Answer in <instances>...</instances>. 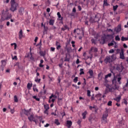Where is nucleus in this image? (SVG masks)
Listing matches in <instances>:
<instances>
[{
  "label": "nucleus",
  "mask_w": 128,
  "mask_h": 128,
  "mask_svg": "<svg viewBox=\"0 0 128 128\" xmlns=\"http://www.w3.org/2000/svg\"><path fill=\"white\" fill-rule=\"evenodd\" d=\"M114 68H115V70H118L119 72H122L124 70V66H122V65L118 64L114 67Z\"/></svg>",
  "instance_id": "4"
},
{
  "label": "nucleus",
  "mask_w": 128,
  "mask_h": 128,
  "mask_svg": "<svg viewBox=\"0 0 128 128\" xmlns=\"http://www.w3.org/2000/svg\"><path fill=\"white\" fill-rule=\"evenodd\" d=\"M123 46H124V48H128V45L126 44H124Z\"/></svg>",
  "instance_id": "57"
},
{
  "label": "nucleus",
  "mask_w": 128,
  "mask_h": 128,
  "mask_svg": "<svg viewBox=\"0 0 128 128\" xmlns=\"http://www.w3.org/2000/svg\"><path fill=\"white\" fill-rule=\"evenodd\" d=\"M106 37H102L101 38L100 44H104L106 42Z\"/></svg>",
  "instance_id": "24"
},
{
  "label": "nucleus",
  "mask_w": 128,
  "mask_h": 128,
  "mask_svg": "<svg viewBox=\"0 0 128 128\" xmlns=\"http://www.w3.org/2000/svg\"><path fill=\"white\" fill-rule=\"evenodd\" d=\"M61 114H62V118H64V116H66V112H63L61 113Z\"/></svg>",
  "instance_id": "59"
},
{
  "label": "nucleus",
  "mask_w": 128,
  "mask_h": 128,
  "mask_svg": "<svg viewBox=\"0 0 128 128\" xmlns=\"http://www.w3.org/2000/svg\"><path fill=\"white\" fill-rule=\"evenodd\" d=\"M110 4L108 3V0H104L103 6H108Z\"/></svg>",
  "instance_id": "20"
},
{
  "label": "nucleus",
  "mask_w": 128,
  "mask_h": 128,
  "mask_svg": "<svg viewBox=\"0 0 128 128\" xmlns=\"http://www.w3.org/2000/svg\"><path fill=\"white\" fill-rule=\"evenodd\" d=\"M88 114V112L85 110L84 112L82 113V116L83 120H86V115Z\"/></svg>",
  "instance_id": "16"
},
{
  "label": "nucleus",
  "mask_w": 128,
  "mask_h": 128,
  "mask_svg": "<svg viewBox=\"0 0 128 128\" xmlns=\"http://www.w3.org/2000/svg\"><path fill=\"white\" fill-rule=\"evenodd\" d=\"M36 118H38V120H39L40 122H42V116H36Z\"/></svg>",
  "instance_id": "37"
},
{
  "label": "nucleus",
  "mask_w": 128,
  "mask_h": 128,
  "mask_svg": "<svg viewBox=\"0 0 128 128\" xmlns=\"http://www.w3.org/2000/svg\"><path fill=\"white\" fill-rule=\"evenodd\" d=\"M87 96H90V90H87Z\"/></svg>",
  "instance_id": "48"
},
{
  "label": "nucleus",
  "mask_w": 128,
  "mask_h": 128,
  "mask_svg": "<svg viewBox=\"0 0 128 128\" xmlns=\"http://www.w3.org/2000/svg\"><path fill=\"white\" fill-rule=\"evenodd\" d=\"M10 4V10L13 12H16L18 7V4L16 2V0H11Z\"/></svg>",
  "instance_id": "2"
},
{
  "label": "nucleus",
  "mask_w": 128,
  "mask_h": 128,
  "mask_svg": "<svg viewBox=\"0 0 128 128\" xmlns=\"http://www.w3.org/2000/svg\"><path fill=\"white\" fill-rule=\"evenodd\" d=\"M110 58L112 62H114V60H116V56H114V54H112L111 56H110Z\"/></svg>",
  "instance_id": "25"
},
{
  "label": "nucleus",
  "mask_w": 128,
  "mask_h": 128,
  "mask_svg": "<svg viewBox=\"0 0 128 128\" xmlns=\"http://www.w3.org/2000/svg\"><path fill=\"white\" fill-rule=\"evenodd\" d=\"M55 96L54 95H53L52 94L49 97V100H48V102L49 104H50V102H52V98H54Z\"/></svg>",
  "instance_id": "33"
},
{
  "label": "nucleus",
  "mask_w": 128,
  "mask_h": 128,
  "mask_svg": "<svg viewBox=\"0 0 128 128\" xmlns=\"http://www.w3.org/2000/svg\"><path fill=\"white\" fill-rule=\"evenodd\" d=\"M72 86H74V88H76V90H78V88H80V86H78L74 85V84H72Z\"/></svg>",
  "instance_id": "50"
},
{
  "label": "nucleus",
  "mask_w": 128,
  "mask_h": 128,
  "mask_svg": "<svg viewBox=\"0 0 128 128\" xmlns=\"http://www.w3.org/2000/svg\"><path fill=\"white\" fill-rule=\"evenodd\" d=\"M79 63H80V59L77 58L76 61V64H78Z\"/></svg>",
  "instance_id": "63"
},
{
  "label": "nucleus",
  "mask_w": 128,
  "mask_h": 128,
  "mask_svg": "<svg viewBox=\"0 0 128 128\" xmlns=\"http://www.w3.org/2000/svg\"><path fill=\"white\" fill-rule=\"evenodd\" d=\"M112 76V73H109L108 74L105 76L104 78H105V82H108V80H106V78H110Z\"/></svg>",
  "instance_id": "23"
},
{
  "label": "nucleus",
  "mask_w": 128,
  "mask_h": 128,
  "mask_svg": "<svg viewBox=\"0 0 128 128\" xmlns=\"http://www.w3.org/2000/svg\"><path fill=\"white\" fill-rule=\"evenodd\" d=\"M104 62L106 64H110L111 62H112V60L110 59V56H106V58L104 60Z\"/></svg>",
  "instance_id": "6"
},
{
  "label": "nucleus",
  "mask_w": 128,
  "mask_h": 128,
  "mask_svg": "<svg viewBox=\"0 0 128 128\" xmlns=\"http://www.w3.org/2000/svg\"><path fill=\"white\" fill-rule=\"evenodd\" d=\"M94 116H90L88 118V120L90 122H92V120H94Z\"/></svg>",
  "instance_id": "29"
},
{
  "label": "nucleus",
  "mask_w": 128,
  "mask_h": 128,
  "mask_svg": "<svg viewBox=\"0 0 128 128\" xmlns=\"http://www.w3.org/2000/svg\"><path fill=\"white\" fill-rule=\"evenodd\" d=\"M72 126V120H68L66 121V126L68 128H70Z\"/></svg>",
  "instance_id": "13"
},
{
  "label": "nucleus",
  "mask_w": 128,
  "mask_h": 128,
  "mask_svg": "<svg viewBox=\"0 0 128 128\" xmlns=\"http://www.w3.org/2000/svg\"><path fill=\"white\" fill-rule=\"evenodd\" d=\"M55 50H56V48H54V47H51L50 50V52H54Z\"/></svg>",
  "instance_id": "51"
},
{
  "label": "nucleus",
  "mask_w": 128,
  "mask_h": 128,
  "mask_svg": "<svg viewBox=\"0 0 128 128\" xmlns=\"http://www.w3.org/2000/svg\"><path fill=\"white\" fill-rule=\"evenodd\" d=\"M108 111H106L102 115L101 122L102 124H108Z\"/></svg>",
  "instance_id": "3"
},
{
  "label": "nucleus",
  "mask_w": 128,
  "mask_h": 128,
  "mask_svg": "<svg viewBox=\"0 0 128 128\" xmlns=\"http://www.w3.org/2000/svg\"><path fill=\"white\" fill-rule=\"evenodd\" d=\"M48 30V27H46V26H44V30L45 32H47Z\"/></svg>",
  "instance_id": "60"
},
{
  "label": "nucleus",
  "mask_w": 128,
  "mask_h": 128,
  "mask_svg": "<svg viewBox=\"0 0 128 128\" xmlns=\"http://www.w3.org/2000/svg\"><path fill=\"white\" fill-rule=\"evenodd\" d=\"M24 114H26V116H28L30 114V110H26V109L24 110Z\"/></svg>",
  "instance_id": "28"
},
{
  "label": "nucleus",
  "mask_w": 128,
  "mask_h": 128,
  "mask_svg": "<svg viewBox=\"0 0 128 128\" xmlns=\"http://www.w3.org/2000/svg\"><path fill=\"white\" fill-rule=\"evenodd\" d=\"M18 36H19V40H22V38H24V32H22V30L20 29L19 32H18Z\"/></svg>",
  "instance_id": "10"
},
{
  "label": "nucleus",
  "mask_w": 128,
  "mask_h": 128,
  "mask_svg": "<svg viewBox=\"0 0 128 128\" xmlns=\"http://www.w3.org/2000/svg\"><path fill=\"white\" fill-rule=\"evenodd\" d=\"M118 5L114 6H113V10L114 12H116V10H118Z\"/></svg>",
  "instance_id": "42"
},
{
  "label": "nucleus",
  "mask_w": 128,
  "mask_h": 128,
  "mask_svg": "<svg viewBox=\"0 0 128 128\" xmlns=\"http://www.w3.org/2000/svg\"><path fill=\"white\" fill-rule=\"evenodd\" d=\"M40 55L41 56H43L44 58V56H46V52H40Z\"/></svg>",
  "instance_id": "35"
},
{
  "label": "nucleus",
  "mask_w": 128,
  "mask_h": 128,
  "mask_svg": "<svg viewBox=\"0 0 128 128\" xmlns=\"http://www.w3.org/2000/svg\"><path fill=\"white\" fill-rule=\"evenodd\" d=\"M118 88H120V87L118 86H116V84H115L114 90H118Z\"/></svg>",
  "instance_id": "54"
},
{
  "label": "nucleus",
  "mask_w": 128,
  "mask_h": 128,
  "mask_svg": "<svg viewBox=\"0 0 128 128\" xmlns=\"http://www.w3.org/2000/svg\"><path fill=\"white\" fill-rule=\"evenodd\" d=\"M111 72H112V74H114V78L112 80V84H116V79L118 78V76H120V75H117V76H115L114 73L112 71H111Z\"/></svg>",
  "instance_id": "9"
},
{
  "label": "nucleus",
  "mask_w": 128,
  "mask_h": 128,
  "mask_svg": "<svg viewBox=\"0 0 128 128\" xmlns=\"http://www.w3.org/2000/svg\"><path fill=\"white\" fill-rule=\"evenodd\" d=\"M33 98H34V100H37V102H40V98H38L36 96H33Z\"/></svg>",
  "instance_id": "41"
},
{
  "label": "nucleus",
  "mask_w": 128,
  "mask_h": 128,
  "mask_svg": "<svg viewBox=\"0 0 128 128\" xmlns=\"http://www.w3.org/2000/svg\"><path fill=\"white\" fill-rule=\"evenodd\" d=\"M108 106H112V100L108 101Z\"/></svg>",
  "instance_id": "45"
},
{
  "label": "nucleus",
  "mask_w": 128,
  "mask_h": 128,
  "mask_svg": "<svg viewBox=\"0 0 128 128\" xmlns=\"http://www.w3.org/2000/svg\"><path fill=\"white\" fill-rule=\"evenodd\" d=\"M114 44H116V42H114V40H112L111 42L108 44V46H112Z\"/></svg>",
  "instance_id": "21"
},
{
  "label": "nucleus",
  "mask_w": 128,
  "mask_h": 128,
  "mask_svg": "<svg viewBox=\"0 0 128 128\" xmlns=\"http://www.w3.org/2000/svg\"><path fill=\"white\" fill-rule=\"evenodd\" d=\"M122 80V77L119 76L117 78V82H118L119 84H122V82L120 80Z\"/></svg>",
  "instance_id": "32"
},
{
  "label": "nucleus",
  "mask_w": 128,
  "mask_h": 128,
  "mask_svg": "<svg viewBox=\"0 0 128 128\" xmlns=\"http://www.w3.org/2000/svg\"><path fill=\"white\" fill-rule=\"evenodd\" d=\"M88 74H90V76L88 77V78H94V71L92 69H90L88 71Z\"/></svg>",
  "instance_id": "11"
},
{
  "label": "nucleus",
  "mask_w": 128,
  "mask_h": 128,
  "mask_svg": "<svg viewBox=\"0 0 128 128\" xmlns=\"http://www.w3.org/2000/svg\"><path fill=\"white\" fill-rule=\"evenodd\" d=\"M44 108L45 110H50V106L48 104L44 105Z\"/></svg>",
  "instance_id": "44"
},
{
  "label": "nucleus",
  "mask_w": 128,
  "mask_h": 128,
  "mask_svg": "<svg viewBox=\"0 0 128 128\" xmlns=\"http://www.w3.org/2000/svg\"><path fill=\"white\" fill-rule=\"evenodd\" d=\"M120 58L124 60V50L121 48V52H120Z\"/></svg>",
  "instance_id": "5"
},
{
  "label": "nucleus",
  "mask_w": 128,
  "mask_h": 128,
  "mask_svg": "<svg viewBox=\"0 0 128 128\" xmlns=\"http://www.w3.org/2000/svg\"><path fill=\"white\" fill-rule=\"evenodd\" d=\"M124 104H128V102L126 101V100H124Z\"/></svg>",
  "instance_id": "58"
},
{
  "label": "nucleus",
  "mask_w": 128,
  "mask_h": 128,
  "mask_svg": "<svg viewBox=\"0 0 128 128\" xmlns=\"http://www.w3.org/2000/svg\"><path fill=\"white\" fill-rule=\"evenodd\" d=\"M12 14L8 12V8H6V10H4L2 12L0 22H4V20H8L12 18Z\"/></svg>",
  "instance_id": "1"
},
{
  "label": "nucleus",
  "mask_w": 128,
  "mask_h": 128,
  "mask_svg": "<svg viewBox=\"0 0 128 128\" xmlns=\"http://www.w3.org/2000/svg\"><path fill=\"white\" fill-rule=\"evenodd\" d=\"M24 12V7H21L18 10V13L20 16H22Z\"/></svg>",
  "instance_id": "12"
},
{
  "label": "nucleus",
  "mask_w": 128,
  "mask_h": 128,
  "mask_svg": "<svg viewBox=\"0 0 128 128\" xmlns=\"http://www.w3.org/2000/svg\"><path fill=\"white\" fill-rule=\"evenodd\" d=\"M121 40L122 42H126V40H128V37H124V36H122L121 38Z\"/></svg>",
  "instance_id": "26"
},
{
  "label": "nucleus",
  "mask_w": 128,
  "mask_h": 128,
  "mask_svg": "<svg viewBox=\"0 0 128 128\" xmlns=\"http://www.w3.org/2000/svg\"><path fill=\"white\" fill-rule=\"evenodd\" d=\"M14 102H18V99L16 96H14Z\"/></svg>",
  "instance_id": "46"
},
{
  "label": "nucleus",
  "mask_w": 128,
  "mask_h": 128,
  "mask_svg": "<svg viewBox=\"0 0 128 128\" xmlns=\"http://www.w3.org/2000/svg\"><path fill=\"white\" fill-rule=\"evenodd\" d=\"M58 106H62V98H58Z\"/></svg>",
  "instance_id": "36"
},
{
  "label": "nucleus",
  "mask_w": 128,
  "mask_h": 128,
  "mask_svg": "<svg viewBox=\"0 0 128 128\" xmlns=\"http://www.w3.org/2000/svg\"><path fill=\"white\" fill-rule=\"evenodd\" d=\"M42 46V40H40V42L36 45V46Z\"/></svg>",
  "instance_id": "62"
},
{
  "label": "nucleus",
  "mask_w": 128,
  "mask_h": 128,
  "mask_svg": "<svg viewBox=\"0 0 128 128\" xmlns=\"http://www.w3.org/2000/svg\"><path fill=\"white\" fill-rule=\"evenodd\" d=\"M122 98V96H118V97H116L114 100H116L117 102H120V99Z\"/></svg>",
  "instance_id": "17"
},
{
  "label": "nucleus",
  "mask_w": 128,
  "mask_h": 128,
  "mask_svg": "<svg viewBox=\"0 0 128 128\" xmlns=\"http://www.w3.org/2000/svg\"><path fill=\"white\" fill-rule=\"evenodd\" d=\"M33 90H34V92H38V88H36V85L33 86Z\"/></svg>",
  "instance_id": "31"
},
{
  "label": "nucleus",
  "mask_w": 128,
  "mask_h": 128,
  "mask_svg": "<svg viewBox=\"0 0 128 128\" xmlns=\"http://www.w3.org/2000/svg\"><path fill=\"white\" fill-rule=\"evenodd\" d=\"M60 48H62V46H60V45H58V46H56V50H60Z\"/></svg>",
  "instance_id": "56"
},
{
  "label": "nucleus",
  "mask_w": 128,
  "mask_h": 128,
  "mask_svg": "<svg viewBox=\"0 0 128 128\" xmlns=\"http://www.w3.org/2000/svg\"><path fill=\"white\" fill-rule=\"evenodd\" d=\"M32 83H28L27 84V88L30 90H31L32 88Z\"/></svg>",
  "instance_id": "19"
},
{
  "label": "nucleus",
  "mask_w": 128,
  "mask_h": 128,
  "mask_svg": "<svg viewBox=\"0 0 128 128\" xmlns=\"http://www.w3.org/2000/svg\"><path fill=\"white\" fill-rule=\"evenodd\" d=\"M44 114H48V110H45L44 111Z\"/></svg>",
  "instance_id": "52"
},
{
  "label": "nucleus",
  "mask_w": 128,
  "mask_h": 128,
  "mask_svg": "<svg viewBox=\"0 0 128 128\" xmlns=\"http://www.w3.org/2000/svg\"><path fill=\"white\" fill-rule=\"evenodd\" d=\"M70 58H68V55L66 54L64 62H70Z\"/></svg>",
  "instance_id": "40"
},
{
  "label": "nucleus",
  "mask_w": 128,
  "mask_h": 128,
  "mask_svg": "<svg viewBox=\"0 0 128 128\" xmlns=\"http://www.w3.org/2000/svg\"><path fill=\"white\" fill-rule=\"evenodd\" d=\"M34 114H31L30 116L28 117V120H29L30 122H34L36 124L38 122V120L34 119Z\"/></svg>",
  "instance_id": "7"
},
{
  "label": "nucleus",
  "mask_w": 128,
  "mask_h": 128,
  "mask_svg": "<svg viewBox=\"0 0 128 128\" xmlns=\"http://www.w3.org/2000/svg\"><path fill=\"white\" fill-rule=\"evenodd\" d=\"M108 31L110 32H114V31L110 29V28H109V29H108Z\"/></svg>",
  "instance_id": "61"
},
{
  "label": "nucleus",
  "mask_w": 128,
  "mask_h": 128,
  "mask_svg": "<svg viewBox=\"0 0 128 128\" xmlns=\"http://www.w3.org/2000/svg\"><path fill=\"white\" fill-rule=\"evenodd\" d=\"M63 32H64V30H70V28H68V26L66 25H64V27L61 28Z\"/></svg>",
  "instance_id": "15"
},
{
  "label": "nucleus",
  "mask_w": 128,
  "mask_h": 128,
  "mask_svg": "<svg viewBox=\"0 0 128 128\" xmlns=\"http://www.w3.org/2000/svg\"><path fill=\"white\" fill-rule=\"evenodd\" d=\"M98 34H96L94 36V38L96 39L98 38Z\"/></svg>",
  "instance_id": "64"
},
{
  "label": "nucleus",
  "mask_w": 128,
  "mask_h": 128,
  "mask_svg": "<svg viewBox=\"0 0 128 128\" xmlns=\"http://www.w3.org/2000/svg\"><path fill=\"white\" fill-rule=\"evenodd\" d=\"M54 124H56V126H60V122L58 121V119H56L54 120Z\"/></svg>",
  "instance_id": "34"
},
{
  "label": "nucleus",
  "mask_w": 128,
  "mask_h": 128,
  "mask_svg": "<svg viewBox=\"0 0 128 128\" xmlns=\"http://www.w3.org/2000/svg\"><path fill=\"white\" fill-rule=\"evenodd\" d=\"M91 42H92V44H96V40L92 38L91 40Z\"/></svg>",
  "instance_id": "47"
},
{
  "label": "nucleus",
  "mask_w": 128,
  "mask_h": 128,
  "mask_svg": "<svg viewBox=\"0 0 128 128\" xmlns=\"http://www.w3.org/2000/svg\"><path fill=\"white\" fill-rule=\"evenodd\" d=\"M57 16H58L60 20H64V18L62 17V15L60 14V12H58L57 13Z\"/></svg>",
  "instance_id": "22"
},
{
  "label": "nucleus",
  "mask_w": 128,
  "mask_h": 128,
  "mask_svg": "<svg viewBox=\"0 0 128 128\" xmlns=\"http://www.w3.org/2000/svg\"><path fill=\"white\" fill-rule=\"evenodd\" d=\"M108 52L109 54H114V49H111L109 50Z\"/></svg>",
  "instance_id": "49"
},
{
  "label": "nucleus",
  "mask_w": 128,
  "mask_h": 128,
  "mask_svg": "<svg viewBox=\"0 0 128 128\" xmlns=\"http://www.w3.org/2000/svg\"><path fill=\"white\" fill-rule=\"evenodd\" d=\"M0 62L2 64H1V68H2V72H4V68L6 66V60H2L0 61Z\"/></svg>",
  "instance_id": "8"
},
{
  "label": "nucleus",
  "mask_w": 128,
  "mask_h": 128,
  "mask_svg": "<svg viewBox=\"0 0 128 128\" xmlns=\"http://www.w3.org/2000/svg\"><path fill=\"white\" fill-rule=\"evenodd\" d=\"M78 8L80 12V10H82V7L80 6H78Z\"/></svg>",
  "instance_id": "55"
},
{
  "label": "nucleus",
  "mask_w": 128,
  "mask_h": 128,
  "mask_svg": "<svg viewBox=\"0 0 128 128\" xmlns=\"http://www.w3.org/2000/svg\"><path fill=\"white\" fill-rule=\"evenodd\" d=\"M122 28V27L120 26H118V27L115 28V31L116 32H120V30Z\"/></svg>",
  "instance_id": "18"
},
{
  "label": "nucleus",
  "mask_w": 128,
  "mask_h": 128,
  "mask_svg": "<svg viewBox=\"0 0 128 128\" xmlns=\"http://www.w3.org/2000/svg\"><path fill=\"white\" fill-rule=\"evenodd\" d=\"M78 77H75L74 78L73 80L75 84H76V82H78Z\"/></svg>",
  "instance_id": "43"
},
{
  "label": "nucleus",
  "mask_w": 128,
  "mask_h": 128,
  "mask_svg": "<svg viewBox=\"0 0 128 128\" xmlns=\"http://www.w3.org/2000/svg\"><path fill=\"white\" fill-rule=\"evenodd\" d=\"M80 76H82V74H84V72L83 68H80Z\"/></svg>",
  "instance_id": "38"
},
{
  "label": "nucleus",
  "mask_w": 128,
  "mask_h": 128,
  "mask_svg": "<svg viewBox=\"0 0 128 128\" xmlns=\"http://www.w3.org/2000/svg\"><path fill=\"white\" fill-rule=\"evenodd\" d=\"M54 20L52 19H50L49 21V24L50 26H54Z\"/></svg>",
  "instance_id": "27"
},
{
  "label": "nucleus",
  "mask_w": 128,
  "mask_h": 128,
  "mask_svg": "<svg viewBox=\"0 0 128 128\" xmlns=\"http://www.w3.org/2000/svg\"><path fill=\"white\" fill-rule=\"evenodd\" d=\"M116 52H117V54H120V52H122V50H120L119 48L116 49Z\"/></svg>",
  "instance_id": "53"
},
{
  "label": "nucleus",
  "mask_w": 128,
  "mask_h": 128,
  "mask_svg": "<svg viewBox=\"0 0 128 128\" xmlns=\"http://www.w3.org/2000/svg\"><path fill=\"white\" fill-rule=\"evenodd\" d=\"M35 82L38 84H40V78H38V77L36 76L35 78Z\"/></svg>",
  "instance_id": "30"
},
{
  "label": "nucleus",
  "mask_w": 128,
  "mask_h": 128,
  "mask_svg": "<svg viewBox=\"0 0 128 128\" xmlns=\"http://www.w3.org/2000/svg\"><path fill=\"white\" fill-rule=\"evenodd\" d=\"M98 48L96 47H92L90 48V52H98Z\"/></svg>",
  "instance_id": "14"
},
{
  "label": "nucleus",
  "mask_w": 128,
  "mask_h": 128,
  "mask_svg": "<svg viewBox=\"0 0 128 128\" xmlns=\"http://www.w3.org/2000/svg\"><path fill=\"white\" fill-rule=\"evenodd\" d=\"M115 40H117L118 42H120V38L118 35L115 36Z\"/></svg>",
  "instance_id": "39"
}]
</instances>
